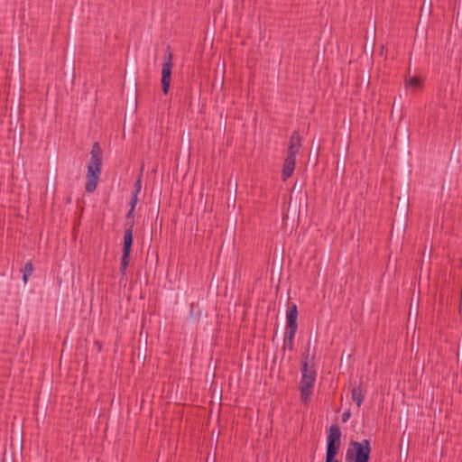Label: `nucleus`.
Segmentation results:
<instances>
[{"label":"nucleus","mask_w":462,"mask_h":462,"mask_svg":"<svg viewBox=\"0 0 462 462\" xmlns=\"http://www.w3.org/2000/svg\"><path fill=\"white\" fill-rule=\"evenodd\" d=\"M405 86L419 88L421 86V80L418 77H411L405 80Z\"/></svg>","instance_id":"17"},{"label":"nucleus","mask_w":462,"mask_h":462,"mask_svg":"<svg viewBox=\"0 0 462 462\" xmlns=\"http://www.w3.org/2000/svg\"><path fill=\"white\" fill-rule=\"evenodd\" d=\"M320 149V141L319 139L313 138L311 141V148L309 154L310 160H314L315 164L319 161V152Z\"/></svg>","instance_id":"12"},{"label":"nucleus","mask_w":462,"mask_h":462,"mask_svg":"<svg viewBox=\"0 0 462 462\" xmlns=\"http://www.w3.org/2000/svg\"><path fill=\"white\" fill-rule=\"evenodd\" d=\"M291 146L293 148L292 151L294 152V155H296L299 152L300 147L301 146V136L299 131H294L291 136L288 153L290 152Z\"/></svg>","instance_id":"11"},{"label":"nucleus","mask_w":462,"mask_h":462,"mask_svg":"<svg viewBox=\"0 0 462 462\" xmlns=\"http://www.w3.org/2000/svg\"><path fill=\"white\" fill-rule=\"evenodd\" d=\"M316 377H301L299 391L300 393V401L307 405L311 400L313 394Z\"/></svg>","instance_id":"7"},{"label":"nucleus","mask_w":462,"mask_h":462,"mask_svg":"<svg viewBox=\"0 0 462 462\" xmlns=\"http://www.w3.org/2000/svg\"><path fill=\"white\" fill-rule=\"evenodd\" d=\"M218 392H219L220 397H221L222 396V389H219Z\"/></svg>","instance_id":"29"},{"label":"nucleus","mask_w":462,"mask_h":462,"mask_svg":"<svg viewBox=\"0 0 462 462\" xmlns=\"http://www.w3.org/2000/svg\"><path fill=\"white\" fill-rule=\"evenodd\" d=\"M397 208L402 217H406L409 212V200L406 198H403L400 203L397 205Z\"/></svg>","instance_id":"16"},{"label":"nucleus","mask_w":462,"mask_h":462,"mask_svg":"<svg viewBox=\"0 0 462 462\" xmlns=\"http://www.w3.org/2000/svg\"><path fill=\"white\" fill-rule=\"evenodd\" d=\"M318 343L317 334L310 337L305 352L301 356L300 371L301 375H316V370L314 369V356L315 352L310 356V346L313 344L314 348Z\"/></svg>","instance_id":"5"},{"label":"nucleus","mask_w":462,"mask_h":462,"mask_svg":"<svg viewBox=\"0 0 462 462\" xmlns=\"http://www.w3.org/2000/svg\"><path fill=\"white\" fill-rule=\"evenodd\" d=\"M216 377H213L212 383H211V388L215 392L217 389V382L215 380Z\"/></svg>","instance_id":"26"},{"label":"nucleus","mask_w":462,"mask_h":462,"mask_svg":"<svg viewBox=\"0 0 462 462\" xmlns=\"http://www.w3.org/2000/svg\"><path fill=\"white\" fill-rule=\"evenodd\" d=\"M353 362V357L351 354H346L345 351L342 353L340 368H346V372H348L349 367L351 366Z\"/></svg>","instance_id":"15"},{"label":"nucleus","mask_w":462,"mask_h":462,"mask_svg":"<svg viewBox=\"0 0 462 462\" xmlns=\"http://www.w3.org/2000/svg\"><path fill=\"white\" fill-rule=\"evenodd\" d=\"M132 102H133V97H131V98H130V107L132 106Z\"/></svg>","instance_id":"28"},{"label":"nucleus","mask_w":462,"mask_h":462,"mask_svg":"<svg viewBox=\"0 0 462 462\" xmlns=\"http://www.w3.org/2000/svg\"><path fill=\"white\" fill-rule=\"evenodd\" d=\"M342 432L337 424L328 429L325 462H341L337 455L341 447Z\"/></svg>","instance_id":"3"},{"label":"nucleus","mask_w":462,"mask_h":462,"mask_svg":"<svg viewBox=\"0 0 462 462\" xmlns=\"http://www.w3.org/2000/svg\"><path fill=\"white\" fill-rule=\"evenodd\" d=\"M200 317V310H195V303L190 304L189 318L199 319Z\"/></svg>","instance_id":"20"},{"label":"nucleus","mask_w":462,"mask_h":462,"mask_svg":"<svg viewBox=\"0 0 462 462\" xmlns=\"http://www.w3.org/2000/svg\"><path fill=\"white\" fill-rule=\"evenodd\" d=\"M141 189H142V174L139 175L137 180L135 181L134 189L133 192H136V194L138 195L141 191Z\"/></svg>","instance_id":"21"},{"label":"nucleus","mask_w":462,"mask_h":462,"mask_svg":"<svg viewBox=\"0 0 462 462\" xmlns=\"http://www.w3.org/2000/svg\"><path fill=\"white\" fill-rule=\"evenodd\" d=\"M350 416H351V413H350L349 410L344 411L342 414V421L346 422L349 420Z\"/></svg>","instance_id":"24"},{"label":"nucleus","mask_w":462,"mask_h":462,"mask_svg":"<svg viewBox=\"0 0 462 462\" xmlns=\"http://www.w3.org/2000/svg\"><path fill=\"white\" fill-rule=\"evenodd\" d=\"M407 441H408L407 445H404V446H402V444L400 445V456H401V457H403L405 460H407L408 456H409L410 440L408 439Z\"/></svg>","instance_id":"18"},{"label":"nucleus","mask_w":462,"mask_h":462,"mask_svg":"<svg viewBox=\"0 0 462 462\" xmlns=\"http://www.w3.org/2000/svg\"><path fill=\"white\" fill-rule=\"evenodd\" d=\"M125 230L124 234L123 247H122V257L120 263V273L122 275H125L126 269L129 265L132 253V246L134 244V221H126Z\"/></svg>","instance_id":"4"},{"label":"nucleus","mask_w":462,"mask_h":462,"mask_svg":"<svg viewBox=\"0 0 462 462\" xmlns=\"http://www.w3.org/2000/svg\"><path fill=\"white\" fill-rule=\"evenodd\" d=\"M33 264L32 262H28L24 264L23 268L22 269V280L23 283H26L28 282V279L33 273Z\"/></svg>","instance_id":"13"},{"label":"nucleus","mask_w":462,"mask_h":462,"mask_svg":"<svg viewBox=\"0 0 462 462\" xmlns=\"http://www.w3.org/2000/svg\"><path fill=\"white\" fill-rule=\"evenodd\" d=\"M404 438V433L402 435L401 440L402 441Z\"/></svg>","instance_id":"31"},{"label":"nucleus","mask_w":462,"mask_h":462,"mask_svg":"<svg viewBox=\"0 0 462 462\" xmlns=\"http://www.w3.org/2000/svg\"><path fill=\"white\" fill-rule=\"evenodd\" d=\"M292 146L290 149V152L287 154L283 165H282V179L283 181H285L287 179H289L295 169L296 165V155H294V152L292 151Z\"/></svg>","instance_id":"8"},{"label":"nucleus","mask_w":462,"mask_h":462,"mask_svg":"<svg viewBox=\"0 0 462 462\" xmlns=\"http://www.w3.org/2000/svg\"><path fill=\"white\" fill-rule=\"evenodd\" d=\"M131 87H132V91H134V111L135 112L137 109V96H136L137 83H136L135 79H134V77H132V79H131Z\"/></svg>","instance_id":"19"},{"label":"nucleus","mask_w":462,"mask_h":462,"mask_svg":"<svg viewBox=\"0 0 462 462\" xmlns=\"http://www.w3.org/2000/svg\"><path fill=\"white\" fill-rule=\"evenodd\" d=\"M295 335H296V332L285 331L284 343H283L284 349L287 347L291 351L293 350V341H294Z\"/></svg>","instance_id":"14"},{"label":"nucleus","mask_w":462,"mask_h":462,"mask_svg":"<svg viewBox=\"0 0 462 462\" xmlns=\"http://www.w3.org/2000/svg\"><path fill=\"white\" fill-rule=\"evenodd\" d=\"M22 113L21 106H19V115Z\"/></svg>","instance_id":"30"},{"label":"nucleus","mask_w":462,"mask_h":462,"mask_svg":"<svg viewBox=\"0 0 462 462\" xmlns=\"http://www.w3.org/2000/svg\"><path fill=\"white\" fill-rule=\"evenodd\" d=\"M90 153L91 158L88 164L85 185V189L88 193H92L96 190L101 174L103 152L99 143H94Z\"/></svg>","instance_id":"1"},{"label":"nucleus","mask_w":462,"mask_h":462,"mask_svg":"<svg viewBox=\"0 0 462 462\" xmlns=\"http://www.w3.org/2000/svg\"><path fill=\"white\" fill-rule=\"evenodd\" d=\"M172 68V53L171 51V47L167 46L164 54V61L162 64L161 79L162 90L164 95H167L169 93L171 81Z\"/></svg>","instance_id":"6"},{"label":"nucleus","mask_w":462,"mask_h":462,"mask_svg":"<svg viewBox=\"0 0 462 462\" xmlns=\"http://www.w3.org/2000/svg\"><path fill=\"white\" fill-rule=\"evenodd\" d=\"M134 209H132V208H130V209L128 210L127 214H126V219L127 221H134Z\"/></svg>","instance_id":"23"},{"label":"nucleus","mask_w":462,"mask_h":462,"mask_svg":"<svg viewBox=\"0 0 462 462\" xmlns=\"http://www.w3.org/2000/svg\"><path fill=\"white\" fill-rule=\"evenodd\" d=\"M298 307L295 303L289 305L286 311L285 331L297 332L298 329Z\"/></svg>","instance_id":"9"},{"label":"nucleus","mask_w":462,"mask_h":462,"mask_svg":"<svg viewBox=\"0 0 462 462\" xmlns=\"http://www.w3.org/2000/svg\"><path fill=\"white\" fill-rule=\"evenodd\" d=\"M349 385L352 386V389H351L352 401L356 403L357 407H360L364 402L365 392V390L363 389V387H362L363 382L359 381L357 383L356 380H353L352 378H350Z\"/></svg>","instance_id":"10"},{"label":"nucleus","mask_w":462,"mask_h":462,"mask_svg":"<svg viewBox=\"0 0 462 462\" xmlns=\"http://www.w3.org/2000/svg\"><path fill=\"white\" fill-rule=\"evenodd\" d=\"M94 345L97 347V352L100 353L102 351V348H103L102 343L99 340H96Z\"/></svg>","instance_id":"25"},{"label":"nucleus","mask_w":462,"mask_h":462,"mask_svg":"<svg viewBox=\"0 0 462 462\" xmlns=\"http://www.w3.org/2000/svg\"><path fill=\"white\" fill-rule=\"evenodd\" d=\"M137 202H138V195L136 194V192H133L131 199H130V203H129L130 208H132V209H134Z\"/></svg>","instance_id":"22"},{"label":"nucleus","mask_w":462,"mask_h":462,"mask_svg":"<svg viewBox=\"0 0 462 462\" xmlns=\"http://www.w3.org/2000/svg\"><path fill=\"white\" fill-rule=\"evenodd\" d=\"M297 187H299V184H298V182L296 181V182H295V184H294L293 189H297Z\"/></svg>","instance_id":"27"},{"label":"nucleus","mask_w":462,"mask_h":462,"mask_svg":"<svg viewBox=\"0 0 462 462\" xmlns=\"http://www.w3.org/2000/svg\"><path fill=\"white\" fill-rule=\"evenodd\" d=\"M372 447L369 439L356 441L351 439L346 453V462H369Z\"/></svg>","instance_id":"2"}]
</instances>
